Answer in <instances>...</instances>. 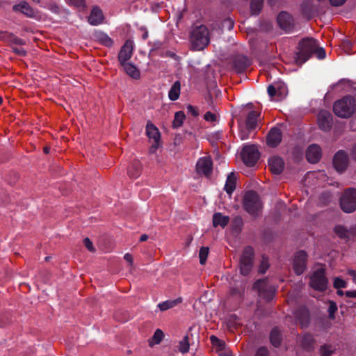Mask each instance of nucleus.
Listing matches in <instances>:
<instances>
[{
	"label": "nucleus",
	"mask_w": 356,
	"mask_h": 356,
	"mask_svg": "<svg viewBox=\"0 0 356 356\" xmlns=\"http://www.w3.org/2000/svg\"><path fill=\"white\" fill-rule=\"evenodd\" d=\"M337 293H338L339 296H343V291L339 290V291H337Z\"/></svg>",
	"instance_id": "774afa93"
},
{
	"label": "nucleus",
	"mask_w": 356,
	"mask_h": 356,
	"mask_svg": "<svg viewBox=\"0 0 356 356\" xmlns=\"http://www.w3.org/2000/svg\"><path fill=\"white\" fill-rule=\"evenodd\" d=\"M204 119L207 122H215L217 119L216 114L208 111L204 115Z\"/></svg>",
	"instance_id": "3c124183"
},
{
	"label": "nucleus",
	"mask_w": 356,
	"mask_h": 356,
	"mask_svg": "<svg viewBox=\"0 0 356 356\" xmlns=\"http://www.w3.org/2000/svg\"><path fill=\"white\" fill-rule=\"evenodd\" d=\"M268 166L270 170L273 174L280 175L284 170V163L282 158L279 156H273L268 160Z\"/></svg>",
	"instance_id": "4be33fe9"
},
{
	"label": "nucleus",
	"mask_w": 356,
	"mask_h": 356,
	"mask_svg": "<svg viewBox=\"0 0 356 356\" xmlns=\"http://www.w3.org/2000/svg\"><path fill=\"white\" fill-rule=\"evenodd\" d=\"M259 152L254 145H245L241 151L242 160L248 166L254 165L259 159Z\"/></svg>",
	"instance_id": "1a4fd4ad"
},
{
	"label": "nucleus",
	"mask_w": 356,
	"mask_h": 356,
	"mask_svg": "<svg viewBox=\"0 0 356 356\" xmlns=\"http://www.w3.org/2000/svg\"><path fill=\"white\" fill-rule=\"evenodd\" d=\"M335 234L341 238H347L349 236L348 230L343 226L337 225L334 227Z\"/></svg>",
	"instance_id": "e433bc0d"
},
{
	"label": "nucleus",
	"mask_w": 356,
	"mask_h": 356,
	"mask_svg": "<svg viewBox=\"0 0 356 356\" xmlns=\"http://www.w3.org/2000/svg\"><path fill=\"white\" fill-rule=\"evenodd\" d=\"M191 45L195 50H203L210 42L209 32L204 25H200L193 29L191 33Z\"/></svg>",
	"instance_id": "f03ea898"
},
{
	"label": "nucleus",
	"mask_w": 356,
	"mask_h": 356,
	"mask_svg": "<svg viewBox=\"0 0 356 356\" xmlns=\"http://www.w3.org/2000/svg\"><path fill=\"white\" fill-rule=\"evenodd\" d=\"M346 296L349 298H356V290L347 291L345 293Z\"/></svg>",
	"instance_id": "680f3d73"
},
{
	"label": "nucleus",
	"mask_w": 356,
	"mask_h": 356,
	"mask_svg": "<svg viewBox=\"0 0 356 356\" xmlns=\"http://www.w3.org/2000/svg\"><path fill=\"white\" fill-rule=\"evenodd\" d=\"M340 206L346 213H352L356 210V189H346L340 198Z\"/></svg>",
	"instance_id": "423d86ee"
},
{
	"label": "nucleus",
	"mask_w": 356,
	"mask_h": 356,
	"mask_svg": "<svg viewBox=\"0 0 356 356\" xmlns=\"http://www.w3.org/2000/svg\"><path fill=\"white\" fill-rule=\"evenodd\" d=\"M185 120V114L183 111H178L175 115L173 120V127H179L182 125L184 120Z\"/></svg>",
	"instance_id": "f704fd0d"
},
{
	"label": "nucleus",
	"mask_w": 356,
	"mask_h": 356,
	"mask_svg": "<svg viewBox=\"0 0 356 356\" xmlns=\"http://www.w3.org/2000/svg\"><path fill=\"white\" fill-rule=\"evenodd\" d=\"M332 124V115L325 110H322L318 115V125L319 128L325 131L330 130Z\"/></svg>",
	"instance_id": "2eb2a0df"
},
{
	"label": "nucleus",
	"mask_w": 356,
	"mask_h": 356,
	"mask_svg": "<svg viewBox=\"0 0 356 356\" xmlns=\"http://www.w3.org/2000/svg\"><path fill=\"white\" fill-rule=\"evenodd\" d=\"M229 220L228 216H223L220 213H216L213 216V225L215 227L220 226L224 228L228 224Z\"/></svg>",
	"instance_id": "c756f323"
},
{
	"label": "nucleus",
	"mask_w": 356,
	"mask_h": 356,
	"mask_svg": "<svg viewBox=\"0 0 356 356\" xmlns=\"http://www.w3.org/2000/svg\"><path fill=\"white\" fill-rule=\"evenodd\" d=\"M327 280L323 268L315 271L310 278V286L316 290L323 291L327 289Z\"/></svg>",
	"instance_id": "9d476101"
},
{
	"label": "nucleus",
	"mask_w": 356,
	"mask_h": 356,
	"mask_svg": "<svg viewBox=\"0 0 356 356\" xmlns=\"http://www.w3.org/2000/svg\"><path fill=\"white\" fill-rule=\"evenodd\" d=\"M254 250L250 246L245 247L241 257L239 268L243 275H248L252 268Z\"/></svg>",
	"instance_id": "6e6552de"
},
{
	"label": "nucleus",
	"mask_w": 356,
	"mask_h": 356,
	"mask_svg": "<svg viewBox=\"0 0 356 356\" xmlns=\"http://www.w3.org/2000/svg\"><path fill=\"white\" fill-rule=\"evenodd\" d=\"M348 274L351 276L353 282L356 284V271L355 270L350 269L348 270Z\"/></svg>",
	"instance_id": "13d9d810"
},
{
	"label": "nucleus",
	"mask_w": 356,
	"mask_h": 356,
	"mask_svg": "<svg viewBox=\"0 0 356 356\" xmlns=\"http://www.w3.org/2000/svg\"><path fill=\"white\" fill-rule=\"evenodd\" d=\"M282 139V132L280 128L273 127L266 137V143L270 147H276Z\"/></svg>",
	"instance_id": "f3484780"
},
{
	"label": "nucleus",
	"mask_w": 356,
	"mask_h": 356,
	"mask_svg": "<svg viewBox=\"0 0 356 356\" xmlns=\"http://www.w3.org/2000/svg\"><path fill=\"white\" fill-rule=\"evenodd\" d=\"M187 111L188 113H190L193 116L198 115V111H197V108L192 105H188L187 106Z\"/></svg>",
	"instance_id": "6e6d98bb"
},
{
	"label": "nucleus",
	"mask_w": 356,
	"mask_h": 356,
	"mask_svg": "<svg viewBox=\"0 0 356 356\" xmlns=\"http://www.w3.org/2000/svg\"><path fill=\"white\" fill-rule=\"evenodd\" d=\"M250 65V60L243 55L236 56L232 60V67L237 73L243 72Z\"/></svg>",
	"instance_id": "6ab92c4d"
},
{
	"label": "nucleus",
	"mask_w": 356,
	"mask_h": 356,
	"mask_svg": "<svg viewBox=\"0 0 356 356\" xmlns=\"http://www.w3.org/2000/svg\"><path fill=\"white\" fill-rule=\"evenodd\" d=\"M104 19V17L102 10L98 6H94L88 17V22L91 25L97 26L103 22Z\"/></svg>",
	"instance_id": "393cba45"
},
{
	"label": "nucleus",
	"mask_w": 356,
	"mask_h": 356,
	"mask_svg": "<svg viewBox=\"0 0 356 356\" xmlns=\"http://www.w3.org/2000/svg\"><path fill=\"white\" fill-rule=\"evenodd\" d=\"M337 307L335 302L331 301L330 302V306H329V309H328L329 315L331 318H334V313L337 312Z\"/></svg>",
	"instance_id": "603ef678"
},
{
	"label": "nucleus",
	"mask_w": 356,
	"mask_h": 356,
	"mask_svg": "<svg viewBox=\"0 0 356 356\" xmlns=\"http://www.w3.org/2000/svg\"><path fill=\"white\" fill-rule=\"evenodd\" d=\"M348 156L343 150L338 151L333 158V165L337 171L342 172L346 170L348 165Z\"/></svg>",
	"instance_id": "ddd939ff"
},
{
	"label": "nucleus",
	"mask_w": 356,
	"mask_h": 356,
	"mask_svg": "<svg viewBox=\"0 0 356 356\" xmlns=\"http://www.w3.org/2000/svg\"><path fill=\"white\" fill-rule=\"evenodd\" d=\"M252 131H253V129H248L246 126L243 127L242 125H240L238 136L241 140L248 139L249 138L250 133Z\"/></svg>",
	"instance_id": "58836bf2"
},
{
	"label": "nucleus",
	"mask_w": 356,
	"mask_h": 356,
	"mask_svg": "<svg viewBox=\"0 0 356 356\" xmlns=\"http://www.w3.org/2000/svg\"><path fill=\"white\" fill-rule=\"evenodd\" d=\"M267 91L270 97H277L276 100L277 101L282 100L287 95V88L285 84L282 83L270 85Z\"/></svg>",
	"instance_id": "4468645a"
},
{
	"label": "nucleus",
	"mask_w": 356,
	"mask_h": 356,
	"mask_svg": "<svg viewBox=\"0 0 356 356\" xmlns=\"http://www.w3.org/2000/svg\"><path fill=\"white\" fill-rule=\"evenodd\" d=\"M148 38V32L147 30L145 31V33L142 35V38L143 40H146Z\"/></svg>",
	"instance_id": "69168bd1"
},
{
	"label": "nucleus",
	"mask_w": 356,
	"mask_h": 356,
	"mask_svg": "<svg viewBox=\"0 0 356 356\" xmlns=\"http://www.w3.org/2000/svg\"><path fill=\"white\" fill-rule=\"evenodd\" d=\"M100 40L102 41V44H104V45H106L107 47L112 46V44L113 43V40L110 37H108L106 34H103L100 38Z\"/></svg>",
	"instance_id": "09e8293b"
},
{
	"label": "nucleus",
	"mask_w": 356,
	"mask_h": 356,
	"mask_svg": "<svg viewBox=\"0 0 356 356\" xmlns=\"http://www.w3.org/2000/svg\"><path fill=\"white\" fill-rule=\"evenodd\" d=\"M120 65H122L127 75H129L134 79H138L140 78V71L132 63L127 62Z\"/></svg>",
	"instance_id": "bb28decb"
},
{
	"label": "nucleus",
	"mask_w": 356,
	"mask_h": 356,
	"mask_svg": "<svg viewBox=\"0 0 356 356\" xmlns=\"http://www.w3.org/2000/svg\"><path fill=\"white\" fill-rule=\"evenodd\" d=\"M264 0H251L250 10L252 15H257L261 12Z\"/></svg>",
	"instance_id": "72a5a7b5"
},
{
	"label": "nucleus",
	"mask_w": 356,
	"mask_h": 356,
	"mask_svg": "<svg viewBox=\"0 0 356 356\" xmlns=\"http://www.w3.org/2000/svg\"><path fill=\"white\" fill-rule=\"evenodd\" d=\"M334 287L335 289H339L341 288H346V282L343 280L342 279L339 277H336L334 280Z\"/></svg>",
	"instance_id": "49530a36"
},
{
	"label": "nucleus",
	"mask_w": 356,
	"mask_h": 356,
	"mask_svg": "<svg viewBox=\"0 0 356 356\" xmlns=\"http://www.w3.org/2000/svg\"><path fill=\"white\" fill-rule=\"evenodd\" d=\"M356 110V101L352 96H346L337 100L333 105V111L341 118L350 117Z\"/></svg>",
	"instance_id": "7ed1b4c3"
},
{
	"label": "nucleus",
	"mask_w": 356,
	"mask_h": 356,
	"mask_svg": "<svg viewBox=\"0 0 356 356\" xmlns=\"http://www.w3.org/2000/svg\"><path fill=\"white\" fill-rule=\"evenodd\" d=\"M124 259L130 264L131 266L133 265V262H134V260H133V257L131 254L129 253H127L124 254Z\"/></svg>",
	"instance_id": "bf43d9fd"
},
{
	"label": "nucleus",
	"mask_w": 356,
	"mask_h": 356,
	"mask_svg": "<svg viewBox=\"0 0 356 356\" xmlns=\"http://www.w3.org/2000/svg\"><path fill=\"white\" fill-rule=\"evenodd\" d=\"M314 340L313 336L310 334H305L303 335L301 344L302 346L307 350H309L313 348Z\"/></svg>",
	"instance_id": "473e14b6"
},
{
	"label": "nucleus",
	"mask_w": 356,
	"mask_h": 356,
	"mask_svg": "<svg viewBox=\"0 0 356 356\" xmlns=\"http://www.w3.org/2000/svg\"><path fill=\"white\" fill-rule=\"evenodd\" d=\"M142 171V165L140 161H133L128 168V175L134 179L138 177Z\"/></svg>",
	"instance_id": "cd10ccee"
},
{
	"label": "nucleus",
	"mask_w": 356,
	"mask_h": 356,
	"mask_svg": "<svg viewBox=\"0 0 356 356\" xmlns=\"http://www.w3.org/2000/svg\"><path fill=\"white\" fill-rule=\"evenodd\" d=\"M314 54L319 59H323L325 57V51L323 48H318V44H316V50L314 51Z\"/></svg>",
	"instance_id": "8fccbe9b"
},
{
	"label": "nucleus",
	"mask_w": 356,
	"mask_h": 356,
	"mask_svg": "<svg viewBox=\"0 0 356 356\" xmlns=\"http://www.w3.org/2000/svg\"><path fill=\"white\" fill-rule=\"evenodd\" d=\"M269 267L268 260L266 257H262V259L261 261V264L259 266V273L264 274L266 272Z\"/></svg>",
	"instance_id": "79ce46f5"
},
{
	"label": "nucleus",
	"mask_w": 356,
	"mask_h": 356,
	"mask_svg": "<svg viewBox=\"0 0 356 356\" xmlns=\"http://www.w3.org/2000/svg\"><path fill=\"white\" fill-rule=\"evenodd\" d=\"M280 27L286 31H290L293 29V18L286 12H281L277 18Z\"/></svg>",
	"instance_id": "412c9836"
},
{
	"label": "nucleus",
	"mask_w": 356,
	"mask_h": 356,
	"mask_svg": "<svg viewBox=\"0 0 356 356\" xmlns=\"http://www.w3.org/2000/svg\"><path fill=\"white\" fill-rule=\"evenodd\" d=\"M317 41L314 38H304L298 44V51L296 54L295 62L298 65H302L308 60L314 51L316 50Z\"/></svg>",
	"instance_id": "f257e3e1"
},
{
	"label": "nucleus",
	"mask_w": 356,
	"mask_h": 356,
	"mask_svg": "<svg viewBox=\"0 0 356 356\" xmlns=\"http://www.w3.org/2000/svg\"><path fill=\"white\" fill-rule=\"evenodd\" d=\"M296 318L299 321L302 327H306L309 323V312L305 307L299 308L295 313Z\"/></svg>",
	"instance_id": "a878e982"
},
{
	"label": "nucleus",
	"mask_w": 356,
	"mask_h": 356,
	"mask_svg": "<svg viewBox=\"0 0 356 356\" xmlns=\"http://www.w3.org/2000/svg\"><path fill=\"white\" fill-rule=\"evenodd\" d=\"M210 341L212 345L218 347L220 350L224 348L225 343L222 341L220 340L217 337L211 335L210 337Z\"/></svg>",
	"instance_id": "a19ab883"
},
{
	"label": "nucleus",
	"mask_w": 356,
	"mask_h": 356,
	"mask_svg": "<svg viewBox=\"0 0 356 356\" xmlns=\"http://www.w3.org/2000/svg\"><path fill=\"white\" fill-rule=\"evenodd\" d=\"M67 4L77 8H85L86 0H65Z\"/></svg>",
	"instance_id": "37998d69"
},
{
	"label": "nucleus",
	"mask_w": 356,
	"mask_h": 356,
	"mask_svg": "<svg viewBox=\"0 0 356 356\" xmlns=\"http://www.w3.org/2000/svg\"><path fill=\"white\" fill-rule=\"evenodd\" d=\"M321 157V149L319 145L312 144L306 151V158L311 163H316Z\"/></svg>",
	"instance_id": "aec40b11"
},
{
	"label": "nucleus",
	"mask_w": 356,
	"mask_h": 356,
	"mask_svg": "<svg viewBox=\"0 0 356 356\" xmlns=\"http://www.w3.org/2000/svg\"><path fill=\"white\" fill-rule=\"evenodd\" d=\"M333 353V350L331 349V346H323L321 348V356H330Z\"/></svg>",
	"instance_id": "de8ad7c7"
},
{
	"label": "nucleus",
	"mask_w": 356,
	"mask_h": 356,
	"mask_svg": "<svg viewBox=\"0 0 356 356\" xmlns=\"http://www.w3.org/2000/svg\"><path fill=\"white\" fill-rule=\"evenodd\" d=\"M254 289L258 291L259 296L266 301H270L275 293V288L268 283V280H259L254 283Z\"/></svg>",
	"instance_id": "0eeeda50"
},
{
	"label": "nucleus",
	"mask_w": 356,
	"mask_h": 356,
	"mask_svg": "<svg viewBox=\"0 0 356 356\" xmlns=\"http://www.w3.org/2000/svg\"><path fill=\"white\" fill-rule=\"evenodd\" d=\"M13 10L15 12H20L28 17H35L36 15L35 10L26 1L14 5Z\"/></svg>",
	"instance_id": "5701e85b"
},
{
	"label": "nucleus",
	"mask_w": 356,
	"mask_h": 356,
	"mask_svg": "<svg viewBox=\"0 0 356 356\" xmlns=\"http://www.w3.org/2000/svg\"><path fill=\"white\" fill-rule=\"evenodd\" d=\"M0 40L3 42L6 43L8 46H10L12 49L13 52H14L16 55L19 56H26L27 54L26 51L22 48H18L15 47L17 46H23L26 44V42L24 40L17 37L13 33L8 31H3L0 33Z\"/></svg>",
	"instance_id": "20e7f679"
},
{
	"label": "nucleus",
	"mask_w": 356,
	"mask_h": 356,
	"mask_svg": "<svg viewBox=\"0 0 356 356\" xmlns=\"http://www.w3.org/2000/svg\"><path fill=\"white\" fill-rule=\"evenodd\" d=\"M163 332L160 329H157L154 333V335H153V340L154 341L155 343L158 344L159 343L161 340L163 339Z\"/></svg>",
	"instance_id": "c03bdc74"
},
{
	"label": "nucleus",
	"mask_w": 356,
	"mask_h": 356,
	"mask_svg": "<svg viewBox=\"0 0 356 356\" xmlns=\"http://www.w3.org/2000/svg\"><path fill=\"white\" fill-rule=\"evenodd\" d=\"M134 42L131 40H127L122 47L118 54V60L120 64L127 63L130 59L133 54Z\"/></svg>",
	"instance_id": "dca6fc26"
},
{
	"label": "nucleus",
	"mask_w": 356,
	"mask_h": 356,
	"mask_svg": "<svg viewBox=\"0 0 356 356\" xmlns=\"http://www.w3.org/2000/svg\"><path fill=\"white\" fill-rule=\"evenodd\" d=\"M43 152L45 153V154H49V148L48 147H44V149H43Z\"/></svg>",
	"instance_id": "338daca9"
},
{
	"label": "nucleus",
	"mask_w": 356,
	"mask_h": 356,
	"mask_svg": "<svg viewBox=\"0 0 356 356\" xmlns=\"http://www.w3.org/2000/svg\"><path fill=\"white\" fill-rule=\"evenodd\" d=\"M83 244L84 245L86 246V248L90 252H94L95 251V248L92 245V241L88 238H84L83 240Z\"/></svg>",
	"instance_id": "864d4df0"
},
{
	"label": "nucleus",
	"mask_w": 356,
	"mask_h": 356,
	"mask_svg": "<svg viewBox=\"0 0 356 356\" xmlns=\"http://www.w3.org/2000/svg\"><path fill=\"white\" fill-rule=\"evenodd\" d=\"M341 48L347 54H351L352 43L349 40H344L341 43Z\"/></svg>",
	"instance_id": "a18cd8bd"
},
{
	"label": "nucleus",
	"mask_w": 356,
	"mask_h": 356,
	"mask_svg": "<svg viewBox=\"0 0 356 356\" xmlns=\"http://www.w3.org/2000/svg\"><path fill=\"white\" fill-rule=\"evenodd\" d=\"M213 163L210 157H202L199 159L196 164V170L198 173H202L209 177L212 172Z\"/></svg>",
	"instance_id": "a211bd4d"
},
{
	"label": "nucleus",
	"mask_w": 356,
	"mask_h": 356,
	"mask_svg": "<svg viewBox=\"0 0 356 356\" xmlns=\"http://www.w3.org/2000/svg\"><path fill=\"white\" fill-rule=\"evenodd\" d=\"M178 349L179 352L184 354L188 352L189 350V341L188 337L185 336L184 339L179 341Z\"/></svg>",
	"instance_id": "c9c22d12"
},
{
	"label": "nucleus",
	"mask_w": 356,
	"mask_h": 356,
	"mask_svg": "<svg viewBox=\"0 0 356 356\" xmlns=\"http://www.w3.org/2000/svg\"><path fill=\"white\" fill-rule=\"evenodd\" d=\"M255 356H268V351L266 347L259 348L255 354Z\"/></svg>",
	"instance_id": "5fc2aeb1"
},
{
	"label": "nucleus",
	"mask_w": 356,
	"mask_h": 356,
	"mask_svg": "<svg viewBox=\"0 0 356 356\" xmlns=\"http://www.w3.org/2000/svg\"><path fill=\"white\" fill-rule=\"evenodd\" d=\"M236 177L234 172H231L227 178L225 185V190L229 195H231L236 188Z\"/></svg>",
	"instance_id": "c85d7f7f"
},
{
	"label": "nucleus",
	"mask_w": 356,
	"mask_h": 356,
	"mask_svg": "<svg viewBox=\"0 0 356 356\" xmlns=\"http://www.w3.org/2000/svg\"><path fill=\"white\" fill-rule=\"evenodd\" d=\"M181 91V83L179 81H176L171 86L169 92L168 97L172 101H175L179 99Z\"/></svg>",
	"instance_id": "7c9ffc66"
},
{
	"label": "nucleus",
	"mask_w": 356,
	"mask_h": 356,
	"mask_svg": "<svg viewBox=\"0 0 356 356\" xmlns=\"http://www.w3.org/2000/svg\"><path fill=\"white\" fill-rule=\"evenodd\" d=\"M243 204L244 209L252 216H257L262 208L258 194L252 191L245 193L243 197Z\"/></svg>",
	"instance_id": "39448f33"
},
{
	"label": "nucleus",
	"mask_w": 356,
	"mask_h": 356,
	"mask_svg": "<svg viewBox=\"0 0 356 356\" xmlns=\"http://www.w3.org/2000/svg\"><path fill=\"white\" fill-rule=\"evenodd\" d=\"M224 24L227 25L229 29H232L234 27V22L231 19H225Z\"/></svg>",
	"instance_id": "052dcab7"
},
{
	"label": "nucleus",
	"mask_w": 356,
	"mask_h": 356,
	"mask_svg": "<svg viewBox=\"0 0 356 356\" xmlns=\"http://www.w3.org/2000/svg\"><path fill=\"white\" fill-rule=\"evenodd\" d=\"M146 134L149 140H153V144L150 147V152H155L159 147L161 134L158 128L150 121H148L146 125Z\"/></svg>",
	"instance_id": "9b49d317"
},
{
	"label": "nucleus",
	"mask_w": 356,
	"mask_h": 356,
	"mask_svg": "<svg viewBox=\"0 0 356 356\" xmlns=\"http://www.w3.org/2000/svg\"><path fill=\"white\" fill-rule=\"evenodd\" d=\"M307 254L303 250L298 251L294 256L293 267L295 273L300 275L306 269Z\"/></svg>",
	"instance_id": "f8f14e48"
},
{
	"label": "nucleus",
	"mask_w": 356,
	"mask_h": 356,
	"mask_svg": "<svg viewBox=\"0 0 356 356\" xmlns=\"http://www.w3.org/2000/svg\"><path fill=\"white\" fill-rule=\"evenodd\" d=\"M148 238V236L147 234H143L141 236H140V241H147Z\"/></svg>",
	"instance_id": "0e129e2a"
},
{
	"label": "nucleus",
	"mask_w": 356,
	"mask_h": 356,
	"mask_svg": "<svg viewBox=\"0 0 356 356\" xmlns=\"http://www.w3.org/2000/svg\"><path fill=\"white\" fill-rule=\"evenodd\" d=\"M209 249L207 247H202L199 252V257H200V263L202 265L205 264L208 255H209Z\"/></svg>",
	"instance_id": "4c0bfd02"
},
{
	"label": "nucleus",
	"mask_w": 356,
	"mask_h": 356,
	"mask_svg": "<svg viewBox=\"0 0 356 356\" xmlns=\"http://www.w3.org/2000/svg\"><path fill=\"white\" fill-rule=\"evenodd\" d=\"M260 118V113L256 111H250L245 118V126L248 129L254 130L258 126Z\"/></svg>",
	"instance_id": "b1692460"
},
{
	"label": "nucleus",
	"mask_w": 356,
	"mask_h": 356,
	"mask_svg": "<svg viewBox=\"0 0 356 356\" xmlns=\"http://www.w3.org/2000/svg\"><path fill=\"white\" fill-rule=\"evenodd\" d=\"M270 341L275 347H278L281 344V334L277 328H274L270 332Z\"/></svg>",
	"instance_id": "2f4dec72"
},
{
	"label": "nucleus",
	"mask_w": 356,
	"mask_h": 356,
	"mask_svg": "<svg viewBox=\"0 0 356 356\" xmlns=\"http://www.w3.org/2000/svg\"><path fill=\"white\" fill-rule=\"evenodd\" d=\"M176 305V301L167 300L159 304V307L161 311H165L173 307Z\"/></svg>",
	"instance_id": "ea45409f"
},
{
	"label": "nucleus",
	"mask_w": 356,
	"mask_h": 356,
	"mask_svg": "<svg viewBox=\"0 0 356 356\" xmlns=\"http://www.w3.org/2000/svg\"><path fill=\"white\" fill-rule=\"evenodd\" d=\"M346 0H330L331 5L334 6H339L343 5Z\"/></svg>",
	"instance_id": "4d7b16f0"
},
{
	"label": "nucleus",
	"mask_w": 356,
	"mask_h": 356,
	"mask_svg": "<svg viewBox=\"0 0 356 356\" xmlns=\"http://www.w3.org/2000/svg\"><path fill=\"white\" fill-rule=\"evenodd\" d=\"M351 157L353 160L356 161V144L353 147L350 152Z\"/></svg>",
	"instance_id": "e2e57ef3"
}]
</instances>
